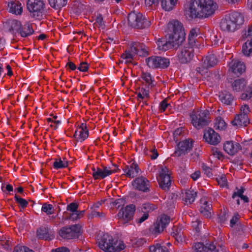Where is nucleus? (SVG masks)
<instances>
[{
    "instance_id": "f257e3e1",
    "label": "nucleus",
    "mask_w": 252,
    "mask_h": 252,
    "mask_svg": "<svg viewBox=\"0 0 252 252\" xmlns=\"http://www.w3.org/2000/svg\"><path fill=\"white\" fill-rule=\"evenodd\" d=\"M171 33L166 39H159L157 44L159 50L166 51L179 47L185 40V32L183 24L178 20L171 21L168 25Z\"/></svg>"
},
{
    "instance_id": "f03ea898",
    "label": "nucleus",
    "mask_w": 252,
    "mask_h": 252,
    "mask_svg": "<svg viewBox=\"0 0 252 252\" xmlns=\"http://www.w3.org/2000/svg\"><path fill=\"white\" fill-rule=\"evenodd\" d=\"M217 5L212 0H194L189 5L191 18L207 17L213 14Z\"/></svg>"
},
{
    "instance_id": "7ed1b4c3",
    "label": "nucleus",
    "mask_w": 252,
    "mask_h": 252,
    "mask_svg": "<svg viewBox=\"0 0 252 252\" xmlns=\"http://www.w3.org/2000/svg\"><path fill=\"white\" fill-rule=\"evenodd\" d=\"M244 22V17L240 12L234 11L225 15L220 23V27L223 31L233 32L238 29Z\"/></svg>"
},
{
    "instance_id": "20e7f679",
    "label": "nucleus",
    "mask_w": 252,
    "mask_h": 252,
    "mask_svg": "<svg viewBox=\"0 0 252 252\" xmlns=\"http://www.w3.org/2000/svg\"><path fill=\"white\" fill-rule=\"evenodd\" d=\"M99 247L105 252H120L124 250L125 246L123 241H114L112 236L108 234H104L101 237L98 242Z\"/></svg>"
},
{
    "instance_id": "39448f33",
    "label": "nucleus",
    "mask_w": 252,
    "mask_h": 252,
    "mask_svg": "<svg viewBox=\"0 0 252 252\" xmlns=\"http://www.w3.org/2000/svg\"><path fill=\"white\" fill-rule=\"evenodd\" d=\"M130 50L126 51L125 53L121 55V58L126 60L125 63H131L133 57L134 55H138L139 56L144 57L148 55V52L145 49V45L139 42H132L130 45Z\"/></svg>"
},
{
    "instance_id": "423d86ee",
    "label": "nucleus",
    "mask_w": 252,
    "mask_h": 252,
    "mask_svg": "<svg viewBox=\"0 0 252 252\" xmlns=\"http://www.w3.org/2000/svg\"><path fill=\"white\" fill-rule=\"evenodd\" d=\"M27 8L30 15L37 19H41L46 13L45 4L43 0H28Z\"/></svg>"
},
{
    "instance_id": "0eeeda50",
    "label": "nucleus",
    "mask_w": 252,
    "mask_h": 252,
    "mask_svg": "<svg viewBox=\"0 0 252 252\" xmlns=\"http://www.w3.org/2000/svg\"><path fill=\"white\" fill-rule=\"evenodd\" d=\"M209 112L207 110H200L190 115L193 126L197 129L208 125Z\"/></svg>"
},
{
    "instance_id": "6e6552de",
    "label": "nucleus",
    "mask_w": 252,
    "mask_h": 252,
    "mask_svg": "<svg viewBox=\"0 0 252 252\" xmlns=\"http://www.w3.org/2000/svg\"><path fill=\"white\" fill-rule=\"evenodd\" d=\"M135 211V206L133 204H129L125 208H122L117 215L120 224H125L132 220Z\"/></svg>"
},
{
    "instance_id": "1a4fd4ad",
    "label": "nucleus",
    "mask_w": 252,
    "mask_h": 252,
    "mask_svg": "<svg viewBox=\"0 0 252 252\" xmlns=\"http://www.w3.org/2000/svg\"><path fill=\"white\" fill-rule=\"evenodd\" d=\"M80 231L81 226L79 225H71L68 227H64L61 229L59 235L63 239H75L80 235Z\"/></svg>"
},
{
    "instance_id": "9d476101",
    "label": "nucleus",
    "mask_w": 252,
    "mask_h": 252,
    "mask_svg": "<svg viewBox=\"0 0 252 252\" xmlns=\"http://www.w3.org/2000/svg\"><path fill=\"white\" fill-rule=\"evenodd\" d=\"M170 221V217L165 214L161 215L151 227L150 230L153 234L158 235L163 231Z\"/></svg>"
},
{
    "instance_id": "9b49d317",
    "label": "nucleus",
    "mask_w": 252,
    "mask_h": 252,
    "mask_svg": "<svg viewBox=\"0 0 252 252\" xmlns=\"http://www.w3.org/2000/svg\"><path fill=\"white\" fill-rule=\"evenodd\" d=\"M146 62L148 66L152 68H165L170 64V61L168 59L159 56L149 57L146 59Z\"/></svg>"
},
{
    "instance_id": "f8f14e48",
    "label": "nucleus",
    "mask_w": 252,
    "mask_h": 252,
    "mask_svg": "<svg viewBox=\"0 0 252 252\" xmlns=\"http://www.w3.org/2000/svg\"><path fill=\"white\" fill-rule=\"evenodd\" d=\"M193 140L191 139H186L180 141L177 145V148L173 154L174 156L181 157L188 154L193 147Z\"/></svg>"
},
{
    "instance_id": "ddd939ff",
    "label": "nucleus",
    "mask_w": 252,
    "mask_h": 252,
    "mask_svg": "<svg viewBox=\"0 0 252 252\" xmlns=\"http://www.w3.org/2000/svg\"><path fill=\"white\" fill-rule=\"evenodd\" d=\"M194 56V49L191 47H184L179 51L177 54L178 60L181 63H188Z\"/></svg>"
},
{
    "instance_id": "4468645a",
    "label": "nucleus",
    "mask_w": 252,
    "mask_h": 252,
    "mask_svg": "<svg viewBox=\"0 0 252 252\" xmlns=\"http://www.w3.org/2000/svg\"><path fill=\"white\" fill-rule=\"evenodd\" d=\"M203 138L206 142L213 145L218 144L221 140L220 135L212 128H208L204 131Z\"/></svg>"
},
{
    "instance_id": "2eb2a0df",
    "label": "nucleus",
    "mask_w": 252,
    "mask_h": 252,
    "mask_svg": "<svg viewBox=\"0 0 252 252\" xmlns=\"http://www.w3.org/2000/svg\"><path fill=\"white\" fill-rule=\"evenodd\" d=\"M150 182L145 177L136 178L132 182V186L137 190L147 192L149 191Z\"/></svg>"
},
{
    "instance_id": "dca6fc26",
    "label": "nucleus",
    "mask_w": 252,
    "mask_h": 252,
    "mask_svg": "<svg viewBox=\"0 0 252 252\" xmlns=\"http://www.w3.org/2000/svg\"><path fill=\"white\" fill-rule=\"evenodd\" d=\"M92 175L95 180L104 179L107 176L116 172V170H110L106 166H103L102 169L94 167L92 168Z\"/></svg>"
},
{
    "instance_id": "f3484780",
    "label": "nucleus",
    "mask_w": 252,
    "mask_h": 252,
    "mask_svg": "<svg viewBox=\"0 0 252 252\" xmlns=\"http://www.w3.org/2000/svg\"><path fill=\"white\" fill-rule=\"evenodd\" d=\"M229 66V71L237 76L242 74L246 69L244 63L238 60H233L230 62Z\"/></svg>"
},
{
    "instance_id": "a211bd4d",
    "label": "nucleus",
    "mask_w": 252,
    "mask_h": 252,
    "mask_svg": "<svg viewBox=\"0 0 252 252\" xmlns=\"http://www.w3.org/2000/svg\"><path fill=\"white\" fill-rule=\"evenodd\" d=\"M4 28L12 33L18 32L21 28V23L17 20L9 19L4 23Z\"/></svg>"
},
{
    "instance_id": "6ab92c4d",
    "label": "nucleus",
    "mask_w": 252,
    "mask_h": 252,
    "mask_svg": "<svg viewBox=\"0 0 252 252\" xmlns=\"http://www.w3.org/2000/svg\"><path fill=\"white\" fill-rule=\"evenodd\" d=\"M223 149L227 154L233 156L241 149V145L237 142L226 141L223 145Z\"/></svg>"
},
{
    "instance_id": "aec40b11",
    "label": "nucleus",
    "mask_w": 252,
    "mask_h": 252,
    "mask_svg": "<svg viewBox=\"0 0 252 252\" xmlns=\"http://www.w3.org/2000/svg\"><path fill=\"white\" fill-rule=\"evenodd\" d=\"M232 90L239 92L245 90L247 84L246 80L244 78H239L230 82Z\"/></svg>"
},
{
    "instance_id": "412c9836",
    "label": "nucleus",
    "mask_w": 252,
    "mask_h": 252,
    "mask_svg": "<svg viewBox=\"0 0 252 252\" xmlns=\"http://www.w3.org/2000/svg\"><path fill=\"white\" fill-rule=\"evenodd\" d=\"M250 123V120L248 115H237L234 120L231 121L233 126H246Z\"/></svg>"
},
{
    "instance_id": "4be33fe9",
    "label": "nucleus",
    "mask_w": 252,
    "mask_h": 252,
    "mask_svg": "<svg viewBox=\"0 0 252 252\" xmlns=\"http://www.w3.org/2000/svg\"><path fill=\"white\" fill-rule=\"evenodd\" d=\"M125 175L129 178H133L136 177L140 171L138 165L137 163L133 162L130 166H126L124 169Z\"/></svg>"
},
{
    "instance_id": "5701e85b",
    "label": "nucleus",
    "mask_w": 252,
    "mask_h": 252,
    "mask_svg": "<svg viewBox=\"0 0 252 252\" xmlns=\"http://www.w3.org/2000/svg\"><path fill=\"white\" fill-rule=\"evenodd\" d=\"M194 248L196 252H205L209 249L216 250V247L213 242H207L205 244L199 242L195 244Z\"/></svg>"
},
{
    "instance_id": "b1692460",
    "label": "nucleus",
    "mask_w": 252,
    "mask_h": 252,
    "mask_svg": "<svg viewBox=\"0 0 252 252\" xmlns=\"http://www.w3.org/2000/svg\"><path fill=\"white\" fill-rule=\"evenodd\" d=\"M202 61L203 68L212 67L216 65L218 63V59L214 54L207 56L203 59Z\"/></svg>"
},
{
    "instance_id": "393cba45",
    "label": "nucleus",
    "mask_w": 252,
    "mask_h": 252,
    "mask_svg": "<svg viewBox=\"0 0 252 252\" xmlns=\"http://www.w3.org/2000/svg\"><path fill=\"white\" fill-rule=\"evenodd\" d=\"M142 14L140 13H136L134 12H131L128 15L127 20L129 26L135 28L138 25L139 20H142Z\"/></svg>"
},
{
    "instance_id": "a878e982",
    "label": "nucleus",
    "mask_w": 252,
    "mask_h": 252,
    "mask_svg": "<svg viewBox=\"0 0 252 252\" xmlns=\"http://www.w3.org/2000/svg\"><path fill=\"white\" fill-rule=\"evenodd\" d=\"M37 237L40 239H45L49 240L52 239L54 237L51 234L49 229L46 227H40L36 231Z\"/></svg>"
},
{
    "instance_id": "bb28decb",
    "label": "nucleus",
    "mask_w": 252,
    "mask_h": 252,
    "mask_svg": "<svg viewBox=\"0 0 252 252\" xmlns=\"http://www.w3.org/2000/svg\"><path fill=\"white\" fill-rule=\"evenodd\" d=\"M158 183L160 188L165 190H168L171 185V179L170 175L164 176L159 175Z\"/></svg>"
},
{
    "instance_id": "cd10ccee",
    "label": "nucleus",
    "mask_w": 252,
    "mask_h": 252,
    "mask_svg": "<svg viewBox=\"0 0 252 252\" xmlns=\"http://www.w3.org/2000/svg\"><path fill=\"white\" fill-rule=\"evenodd\" d=\"M219 98L222 103L226 105L232 104L233 100V95L226 91L221 92L219 94Z\"/></svg>"
},
{
    "instance_id": "c85d7f7f",
    "label": "nucleus",
    "mask_w": 252,
    "mask_h": 252,
    "mask_svg": "<svg viewBox=\"0 0 252 252\" xmlns=\"http://www.w3.org/2000/svg\"><path fill=\"white\" fill-rule=\"evenodd\" d=\"M197 195V192L193 190H187L183 196V200L186 204H191L194 202Z\"/></svg>"
},
{
    "instance_id": "c756f323",
    "label": "nucleus",
    "mask_w": 252,
    "mask_h": 252,
    "mask_svg": "<svg viewBox=\"0 0 252 252\" xmlns=\"http://www.w3.org/2000/svg\"><path fill=\"white\" fill-rule=\"evenodd\" d=\"M18 32L20 33L22 37H26L32 35L34 32V31L32 28L31 25L27 23L23 26H21Z\"/></svg>"
},
{
    "instance_id": "7c9ffc66",
    "label": "nucleus",
    "mask_w": 252,
    "mask_h": 252,
    "mask_svg": "<svg viewBox=\"0 0 252 252\" xmlns=\"http://www.w3.org/2000/svg\"><path fill=\"white\" fill-rule=\"evenodd\" d=\"M8 7L9 8V11L13 14L20 15L22 12V7L21 4L17 2H12L9 3Z\"/></svg>"
},
{
    "instance_id": "2f4dec72",
    "label": "nucleus",
    "mask_w": 252,
    "mask_h": 252,
    "mask_svg": "<svg viewBox=\"0 0 252 252\" xmlns=\"http://www.w3.org/2000/svg\"><path fill=\"white\" fill-rule=\"evenodd\" d=\"M89 135V130H76L73 137L77 141L82 142L85 140Z\"/></svg>"
},
{
    "instance_id": "473e14b6",
    "label": "nucleus",
    "mask_w": 252,
    "mask_h": 252,
    "mask_svg": "<svg viewBox=\"0 0 252 252\" xmlns=\"http://www.w3.org/2000/svg\"><path fill=\"white\" fill-rule=\"evenodd\" d=\"M67 1V0H48L50 6L56 10L60 9L65 6Z\"/></svg>"
},
{
    "instance_id": "72a5a7b5",
    "label": "nucleus",
    "mask_w": 252,
    "mask_h": 252,
    "mask_svg": "<svg viewBox=\"0 0 252 252\" xmlns=\"http://www.w3.org/2000/svg\"><path fill=\"white\" fill-rule=\"evenodd\" d=\"M178 0H161V5L166 11L171 10Z\"/></svg>"
},
{
    "instance_id": "f704fd0d",
    "label": "nucleus",
    "mask_w": 252,
    "mask_h": 252,
    "mask_svg": "<svg viewBox=\"0 0 252 252\" xmlns=\"http://www.w3.org/2000/svg\"><path fill=\"white\" fill-rule=\"evenodd\" d=\"M242 52L246 56H250L252 55V38L247 41L242 46Z\"/></svg>"
},
{
    "instance_id": "c9c22d12",
    "label": "nucleus",
    "mask_w": 252,
    "mask_h": 252,
    "mask_svg": "<svg viewBox=\"0 0 252 252\" xmlns=\"http://www.w3.org/2000/svg\"><path fill=\"white\" fill-rule=\"evenodd\" d=\"M142 20H139L138 25L136 26L134 28L144 29L148 28L151 25V22L146 17L142 14Z\"/></svg>"
},
{
    "instance_id": "e433bc0d",
    "label": "nucleus",
    "mask_w": 252,
    "mask_h": 252,
    "mask_svg": "<svg viewBox=\"0 0 252 252\" xmlns=\"http://www.w3.org/2000/svg\"><path fill=\"white\" fill-rule=\"evenodd\" d=\"M141 78L148 84V86L153 87L155 85L153 83L154 79L151 74L149 72H143L141 74Z\"/></svg>"
},
{
    "instance_id": "4c0bfd02",
    "label": "nucleus",
    "mask_w": 252,
    "mask_h": 252,
    "mask_svg": "<svg viewBox=\"0 0 252 252\" xmlns=\"http://www.w3.org/2000/svg\"><path fill=\"white\" fill-rule=\"evenodd\" d=\"M149 250L150 252H168L165 247H162L158 244L151 246Z\"/></svg>"
},
{
    "instance_id": "58836bf2",
    "label": "nucleus",
    "mask_w": 252,
    "mask_h": 252,
    "mask_svg": "<svg viewBox=\"0 0 252 252\" xmlns=\"http://www.w3.org/2000/svg\"><path fill=\"white\" fill-rule=\"evenodd\" d=\"M215 125L216 128L219 129L224 130L226 127V124L221 117H218L216 119Z\"/></svg>"
},
{
    "instance_id": "ea45409f",
    "label": "nucleus",
    "mask_w": 252,
    "mask_h": 252,
    "mask_svg": "<svg viewBox=\"0 0 252 252\" xmlns=\"http://www.w3.org/2000/svg\"><path fill=\"white\" fill-rule=\"evenodd\" d=\"M68 161L63 162L61 159L58 161L56 159L53 163V166L55 169H61L66 167L68 166Z\"/></svg>"
},
{
    "instance_id": "a19ab883",
    "label": "nucleus",
    "mask_w": 252,
    "mask_h": 252,
    "mask_svg": "<svg viewBox=\"0 0 252 252\" xmlns=\"http://www.w3.org/2000/svg\"><path fill=\"white\" fill-rule=\"evenodd\" d=\"M41 210L46 213L47 215H50L53 213L54 209L52 205L44 203L42 206Z\"/></svg>"
},
{
    "instance_id": "79ce46f5",
    "label": "nucleus",
    "mask_w": 252,
    "mask_h": 252,
    "mask_svg": "<svg viewBox=\"0 0 252 252\" xmlns=\"http://www.w3.org/2000/svg\"><path fill=\"white\" fill-rule=\"evenodd\" d=\"M155 209V207L151 204L145 203L142 204L140 210L144 213H148V212L153 211Z\"/></svg>"
},
{
    "instance_id": "37998d69",
    "label": "nucleus",
    "mask_w": 252,
    "mask_h": 252,
    "mask_svg": "<svg viewBox=\"0 0 252 252\" xmlns=\"http://www.w3.org/2000/svg\"><path fill=\"white\" fill-rule=\"evenodd\" d=\"M14 198L16 202L18 203L22 208H25L27 206L28 202L26 199L20 197L16 194L15 195Z\"/></svg>"
},
{
    "instance_id": "c03bdc74",
    "label": "nucleus",
    "mask_w": 252,
    "mask_h": 252,
    "mask_svg": "<svg viewBox=\"0 0 252 252\" xmlns=\"http://www.w3.org/2000/svg\"><path fill=\"white\" fill-rule=\"evenodd\" d=\"M246 92L243 93L241 95V99L242 100H248L252 97V90L250 88L246 89Z\"/></svg>"
},
{
    "instance_id": "a18cd8bd",
    "label": "nucleus",
    "mask_w": 252,
    "mask_h": 252,
    "mask_svg": "<svg viewBox=\"0 0 252 252\" xmlns=\"http://www.w3.org/2000/svg\"><path fill=\"white\" fill-rule=\"evenodd\" d=\"M216 180L219 185L222 187H224L226 185L227 180L224 175L219 176L218 177L216 178Z\"/></svg>"
},
{
    "instance_id": "49530a36",
    "label": "nucleus",
    "mask_w": 252,
    "mask_h": 252,
    "mask_svg": "<svg viewBox=\"0 0 252 252\" xmlns=\"http://www.w3.org/2000/svg\"><path fill=\"white\" fill-rule=\"evenodd\" d=\"M202 168L207 176L211 177L213 176V173H212V169L204 163L202 164Z\"/></svg>"
},
{
    "instance_id": "de8ad7c7",
    "label": "nucleus",
    "mask_w": 252,
    "mask_h": 252,
    "mask_svg": "<svg viewBox=\"0 0 252 252\" xmlns=\"http://www.w3.org/2000/svg\"><path fill=\"white\" fill-rule=\"evenodd\" d=\"M78 208V205L77 203L75 202H72L69 204L67 205L66 207V210L71 212H77V209Z\"/></svg>"
},
{
    "instance_id": "09e8293b",
    "label": "nucleus",
    "mask_w": 252,
    "mask_h": 252,
    "mask_svg": "<svg viewBox=\"0 0 252 252\" xmlns=\"http://www.w3.org/2000/svg\"><path fill=\"white\" fill-rule=\"evenodd\" d=\"M99 217L101 219L105 217V214L102 212H98L96 211L93 210L89 215V218H93L94 217Z\"/></svg>"
},
{
    "instance_id": "8fccbe9b",
    "label": "nucleus",
    "mask_w": 252,
    "mask_h": 252,
    "mask_svg": "<svg viewBox=\"0 0 252 252\" xmlns=\"http://www.w3.org/2000/svg\"><path fill=\"white\" fill-rule=\"evenodd\" d=\"M78 215L76 212H72V213L69 214L68 216H65L64 219L66 220H75L80 219Z\"/></svg>"
},
{
    "instance_id": "3c124183",
    "label": "nucleus",
    "mask_w": 252,
    "mask_h": 252,
    "mask_svg": "<svg viewBox=\"0 0 252 252\" xmlns=\"http://www.w3.org/2000/svg\"><path fill=\"white\" fill-rule=\"evenodd\" d=\"M112 203L116 208H119L121 206L124 205L125 201L123 198H119L115 200Z\"/></svg>"
},
{
    "instance_id": "603ef678",
    "label": "nucleus",
    "mask_w": 252,
    "mask_h": 252,
    "mask_svg": "<svg viewBox=\"0 0 252 252\" xmlns=\"http://www.w3.org/2000/svg\"><path fill=\"white\" fill-rule=\"evenodd\" d=\"M228 215L226 212L223 211L220 213L219 217V221L221 223H224L227 220Z\"/></svg>"
},
{
    "instance_id": "864d4df0",
    "label": "nucleus",
    "mask_w": 252,
    "mask_h": 252,
    "mask_svg": "<svg viewBox=\"0 0 252 252\" xmlns=\"http://www.w3.org/2000/svg\"><path fill=\"white\" fill-rule=\"evenodd\" d=\"M239 217L238 214H235L232 217L230 221V225L231 227H233L235 225H238Z\"/></svg>"
},
{
    "instance_id": "5fc2aeb1",
    "label": "nucleus",
    "mask_w": 252,
    "mask_h": 252,
    "mask_svg": "<svg viewBox=\"0 0 252 252\" xmlns=\"http://www.w3.org/2000/svg\"><path fill=\"white\" fill-rule=\"evenodd\" d=\"M95 22L98 24L99 27H101L102 29L104 28V23L103 19L102 16L101 14H98L95 19Z\"/></svg>"
},
{
    "instance_id": "6e6d98bb",
    "label": "nucleus",
    "mask_w": 252,
    "mask_h": 252,
    "mask_svg": "<svg viewBox=\"0 0 252 252\" xmlns=\"http://www.w3.org/2000/svg\"><path fill=\"white\" fill-rule=\"evenodd\" d=\"M236 189H237V191L234 192L232 196V198L234 199L236 196L240 197L243 195V193H244L245 189L244 187H241L240 189L236 188Z\"/></svg>"
},
{
    "instance_id": "4d7b16f0",
    "label": "nucleus",
    "mask_w": 252,
    "mask_h": 252,
    "mask_svg": "<svg viewBox=\"0 0 252 252\" xmlns=\"http://www.w3.org/2000/svg\"><path fill=\"white\" fill-rule=\"evenodd\" d=\"M89 65L86 62H82L80 63L79 66L78 67V69L82 72H86L88 70Z\"/></svg>"
},
{
    "instance_id": "13d9d810",
    "label": "nucleus",
    "mask_w": 252,
    "mask_h": 252,
    "mask_svg": "<svg viewBox=\"0 0 252 252\" xmlns=\"http://www.w3.org/2000/svg\"><path fill=\"white\" fill-rule=\"evenodd\" d=\"M200 212L202 215L206 218H210L211 216V212H210L205 208H203V206L200 207Z\"/></svg>"
},
{
    "instance_id": "bf43d9fd",
    "label": "nucleus",
    "mask_w": 252,
    "mask_h": 252,
    "mask_svg": "<svg viewBox=\"0 0 252 252\" xmlns=\"http://www.w3.org/2000/svg\"><path fill=\"white\" fill-rule=\"evenodd\" d=\"M241 115H248V114L250 112L249 106L247 104L243 105L241 108Z\"/></svg>"
},
{
    "instance_id": "052dcab7",
    "label": "nucleus",
    "mask_w": 252,
    "mask_h": 252,
    "mask_svg": "<svg viewBox=\"0 0 252 252\" xmlns=\"http://www.w3.org/2000/svg\"><path fill=\"white\" fill-rule=\"evenodd\" d=\"M179 233L173 234L172 236L175 238V240L178 242H182L184 240V237L182 235V234L179 232Z\"/></svg>"
},
{
    "instance_id": "680f3d73",
    "label": "nucleus",
    "mask_w": 252,
    "mask_h": 252,
    "mask_svg": "<svg viewBox=\"0 0 252 252\" xmlns=\"http://www.w3.org/2000/svg\"><path fill=\"white\" fill-rule=\"evenodd\" d=\"M159 0H145V3L146 6H152L154 5L157 6L158 4Z\"/></svg>"
},
{
    "instance_id": "e2e57ef3",
    "label": "nucleus",
    "mask_w": 252,
    "mask_h": 252,
    "mask_svg": "<svg viewBox=\"0 0 252 252\" xmlns=\"http://www.w3.org/2000/svg\"><path fill=\"white\" fill-rule=\"evenodd\" d=\"M28 247L26 246H17L15 247L13 252H26Z\"/></svg>"
},
{
    "instance_id": "0e129e2a",
    "label": "nucleus",
    "mask_w": 252,
    "mask_h": 252,
    "mask_svg": "<svg viewBox=\"0 0 252 252\" xmlns=\"http://www.w3.org/2000/svg\"><path fill=\"white\" fill-rule=\"evenodd\" d=\"M195 45V40L194 37H188V44L185 47H191L193 49L194 46Z\"/></svg>"
},
{
    "instance_id": "69168bd1",
    "label": "nucleus",
    "mask_w": 252,
    "mask_h": 252,
    "mask_svg": "<svg viewBox=\"0 0 252 252\" xmlns=\"http://www.w3.org/2000/svg\"><path fill=\"white\" fill-rule=\"evenodd\" d=\"M169 104L167 103L165 100H162L159 105V109L161 112H163L165 110L166 108Z\"/></svg>"
},
{
    "instance_id": "338daca9",
    "label": "nucleus",
    "mask_w": 252,
    "mask_h": 252,
    "mask_svg": "<svg viewBox=\"0 0 252 252\" xmlns=\"http://www.w3.org/2000/svg\"><path fill=\"white\" fill-rule=\"evenodd\" d=\"M51 252H70L68 249L65 247L58 248L55 250H52Z\"/></svg>"
},
{
    "instance_id": "774afa93",
    "label": "nucleus",
    "mask_w": 252,
    "mask_h": 252,
    "mask_svg": "<svg viewBox=\"0 0 252 252\" xmlns=\"http://www.w3.org/2000/svg\"><path fill=\"white\" fill-rule=\"evenodd\" d=\"M146 240L143 238H139L136 240L135 245L136 247H140L146 243Z\"/></svg>"
}]
</instances>
